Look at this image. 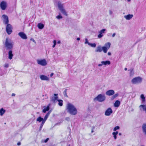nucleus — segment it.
Returning a JSON list of instances; mask_svg holds the SVG:
<instances>
[{
    "label": "nucleus",
    "instance_id": "nucleus-52",
    "mask_svg": "<svg viewBox=\"0 0 146 146\" xmlns=\"http://www.w3.org/2000/svg\"><path fill=\"white\" fill-rule=\"evenodd\" d=\"M61 43V42L60 40H58L57 42V43L58 44H60Z\"/></svg>",
    "mask_w": 146,
    "mask_h": 146
},
{
    "label": "nucleus",
    "instance_id": "nucleus-29",
    "mask_svg": "<svg viewBox=\"0 0 146 146\" xmlns=\"http://www.w3.org/2000/svg\"><path fill=\"white\" fill-rule=\"evenodd\" d=\"M49 106H47L45 107L43 110L42 112L43 113H45L46 111H48L49 110Z\"/></svg>",
    "mask_w": 146,
    "mask_h": 146
},
{
    "label": "nucleus",
    "instance_id": "nucleus-10",
    "mask_svg": "<svg viewBox=\"0 0 146 146\" xmlns=\"http://www.w3.org/2000/svg\"><path fill=\"white\" fill-rule=\"evenodd\" d=\"M101 64H99L98 65V66L100 67L102 66L103 65H110L111 64L110 61L109 60H106V61H102L101 62Z\"/></svg>",
    "mask_w": 146,
    "mask_h": 146
},
{
    "label": "nucleus",
    "instance_id": "nucleus-51",
    "mask_svg": "<svg viewBox=\"0 0 146 146\" xmlns=\"http://www.w3.org/2000/svg\"><path fill=\"white\" fill-rule=\"evenodd\" d=\"M15 96V94L14 93H13L12 94V96Z\"/></svg>",
    "mask_w": 146,
    "mask_h": 146
},
{
    "label": "nucleus",
    "instance_id": "nucleus-21",
    "mask_svg": "<svg viewBox=\"0 0 146 146\" xmlns=\"http://www.w3.org/2000/svg\"><path fill=\"white\" fill-rule=\"evenodd\" d=\"M120 102L119 100H116L114 104V106L115 107H118L120 105Z\"/></svg>",
    "mask_w": 146,
    "mask_h": 146
},
{
    "label": "nucleus",
    "instance_id": "nucleus-8",
    "mask_svg": "<svg viewBox=\"0 0 146 146\" xmlns=\"http://www.w3.org/2000/svg\"><path fill=\"white\" fill-rule=\"evenodd\" d=\"M0 7L2 10H5L7 7V3L6 2L3 1L0 3Z\"/></svg>",
    "mask_w": 146,
    "mask_h": 146
},
{
    "label": "nucleus",
    "instance_id": "nucleus-22",
    "mask_svg": "<svg viewBox=\"0 0 146 146\" xmlns=\"http://www.w3.org/2000/svg\"><path fill=\"white\" fill-rule=\"evenodd\" d=\"M102 47L101 46H99L97 48V49L95 51L96 52H101L102 51Z\"/></svg>",
    "mask_w": 146,
    "mask_h": 146
},
{
    "label": "nucleus",
    "instance_id": "nucleus-34",
    "mask_svg": "<svg viewBox=\"0 0 146 146\" xmlns=\"http://www.w3.org/2000/svg\"><path fill=\"white\" fill-rule=\"evenodd\" d=\"M89 45L91 46L92 47H95L96 46V44L95 43H89Z\"/></svg>",
    "mask_w": 146,
    "mask_h": 146
},
{
    "label": "nucleus",
    "instance_id": "nucleus-9",
    "mask_svg": "<svg viewBox=\"0 0 146 146\" xmlns=\"http://www.w3.org/2000/svg\"><path fill=\"white\" fill-rule=\"evenodd\" d=\"M3 19V23L5 25H7L9 22V19L8 16L5 15H3L2 16Z\"/></svg>",
    "mask_w": 146,
    "mask_h": 146
},
{
    "label": "nucleus",
    "instance_id": "nucleus-43",
    "mask_svg": "<svg viewBox=\"0 0 146 146\" xmlns=\"http://www.w3.org/2000/svg\"><path fill=\"white\" fill-rule=\"evenodd\" d=\"M95 126H93L92 127L91 133H93L94 132V130L95 129Z\"/></svg>",
    "mask_w": 146,
    "mask_h": 146
},
{
    "label": "nucleus",
    "instance_id": "nucleus-57",
    "mask_svg": "<svg viewBox=\"0 0 146 146\" xmlns=\"http://www.w3.org/2000/svg\"><path fill=\"white\" fill-rule=\"evenodd\" d=\"M119 135H121V133H119Z\"/></svg>",
    "mask_w": 146,
    "mask_h": 146
},
{
    "label": "nucleus",
    "instance_id": "nucleus-3",
    "mask_svg": "<svg viewBox=\"0 0 146 146\" xmlns=\"http://www.w3.org/2000/svg\"><path fill=\"white\" fill-rule=\"evenodd\" d=\"M106 99V97L104 94H100L94 98V101H97L100 102L104 101Z\"/></svg>",
    "mask_w": 146,
    "mask_h": 146
},
{
    "label": "nucleus",
    "instance_id": "nucleus-45",
    "mask_svg": "<svg viewBox=\"0 0 146 146\" xmlns=\"http://www.w3.org/2000/svg\"><path fill=\"white\" fill-rule=\"evenodd\" d=\"M48 140H49V138H47L45 140H44V142L45 143H46L48 141Z\"/></svg>",
    "mask_w": 146,
    "mask_h": 146
},
{
    "label": "nucleus",
    "instance_id": "nucleus-49",
    "mask_svg": "<svg viewBox=\"0 0 146 146\" xmlns=\"http://www.w3.org/2000/svg\"><path fill=\"white\" fill-rule=\"evenodd\" d=\"M116 34H115V33H113V35H112V36L113 37H114L115 35Z\"/></svg>",
    "mask_w": 146,
    "mask_h": 146
},
{
    "label": "nucleus",
    "instance_id": "nucleus-47",
    "mask_svg": "<svg viewBox=\"0 0 146 146\" xmlns=\"http://www.w3.org/2000/svg\"><path fill=\"white\" fill-rule=\"evenodd\" d=\"M112 135H113V137H114V139H117L116 135L114 134H112Z\"/></svg>",
    "mask_w": 146,
    "mask_h": 146
},
{
    "label": "nucleus",
    "instance_id": "nucleus-17",
    "mask_svg": "<svg viewBox=\"0 0 146 146\" xmlns=\"http://www.w3.org/2000/svg\"><path fill=\"white\" fill-rule=\"evenodd\" d=\"M12 52H13L12 50H9V51L8 52V58L10 60L12 59L13 56Z\"/></svg>",
    "mask_w": 146,
    "mask_h": 146
},
{
    "label": "nucleus",
    "instance_id": "nucleus-19",
    "mask_svg": "<svg viewBox=\"0 0 146 146\" xmlns=\"http://www.w3.org/2000/svg\"><path fill=\"white\" fill-rule=\"evenodd\" d=\"M50 113H51V111H49L46 114V115L45 116L44 118L43 119L44 121H43V122L45 123V121L47 120V118H48V117Z\"/></svg>",
    "mask_w": 146,
    "mask_h": 146
},
{
    "label": "nucleus",
    "instance_id": "nucleus-15",
    "mask_svg": "<svg viewBox=\"0 0 146 146\" xmlns=\"http://www.w3.org/2000/svg\"><path fill=\"white\" fill-rule=\"evenodd\" d=\"M58 94H54V96L53 97H52L51 98V101L53 103H55V101L56 100H57H57H58Z\"/></svg>",
    "mask_w": 146,
    "mask_h": 146
},
{
    "label": "nucleus",
    "instance_id": "nucleus-59",
    "mask_svg": "<svg viewBox=\"0 0 146 146\" xmlns=\"http://www.w3.org/2000/svg\"><path fill=\"white\" fill-rule=\"evenodd\" d=\"M128 2H130L131 1V0H127Z\"/></svg>",
    "mask_w": 146,
    "mask_h": 146
},
{
    "label": "nucleus",
    "instance_id": "nucleus-12",
    "mask_svg": "<svg viewBox=\"0 0 146 146\" xmlns=\"http://www.w3.org/2000/svg\"><path fill=\"white\" fill-rule=\"evenodd\" d=\"M18 35L22 39H26L27 38V37L26 35L23 32H19Z\"/></svg>",
    "mask_w": 146,
    "mask_h": 146
},
{
    "label": "nucleus",
    "instance_id": "nucleus-31",
    "mask_svg": "<svg viewBox=\"0 0 146 146\" xmlns=\"http://www.w3.org/2000/svg\"><path fill=\"white\" fill-rule=\"evenodd\" d=\"M145 105H141L139 106V108H140V110H142V108L143 109L144 111H145Z\"/></svg>",
    "mask_w": 146,
    "mask_h": 146
},
{
    "label": "nucleus",
    "instance_id": "nucleus-38",
    "mask_svg": "<svg viewBox=\"0 0 146 146\" xmlns=\"http://www.w3.org/2000/svg\"><path fill=\"white\" fill-rule=\"evenodd\" d=\"M9 64L8 63H5L4 65V67L6 68H7L9 67Z\"/></svg>",
    "mask_w": 146,
    "mask_h": 146
},
{
    "label": "nucleus",
    "instance_id": "nucleus-1",
    "mask_svg": "<svg viewBox=\"0 0 146 146\" xmlns=\"http://www.w3.org/2000/svg\"><path fill=\"white\" fill-rule=\"evenodd\" d=\"M66 109L67 111L70 114L76 115L77 113V110L76 108L72 104L68 103L66 106Z\"/></svg>",
    "mask_w": 146,
    "mask_h": 146
},
{
    "label": "nucleus",
    "instance_id": "nucleus-44",
    "mask_svg": "<svg viewBox=\"0 0 146 146\" xmlns=\"http://www.w3.org/2000/svg\"><path fill=\"white\" fill-rule=\"evenodd\" d=\"M118 131H116L115 132H113L112 133V134H114L116 135H117L118 134Z\"/></svg>",
    "mask_w": 146,
    "mask_h": 146
},
{
    "label": "nucleus",
    "instance_id": "nucleus-13",
    "mask_svg": "<svg viewBox=\"0 0 146 146\" xmlns=\"http://www.w3.org/2000/svg\"><path fill=\"white\" fill-rule=\"evenodd\" d=\"M115 93L114 91L112 90L107 91L106 92V94L108 96H111L113 95Z\"/></svg>",
    "mask_w": 146,
    "mask_h": 146
},
{
    "label": "nucleus",
    "instance_id": "nucleus-25",
    "mask_svg": "<svg viewBox=\"0 0 146 146\" xmlns=\"http://www.w3.org/2000/svg\"><path fill=\"white\" fill-rule=\"evenodd\" d=\"M43 121H44L43 118L41 116H39L36 119V121L39 122H40L41 121L42 122Z\"/></svg>",
    "mask_w": 146,
    "mask_h": 146
},
{
    "label": "nucleus",
    "instance_id": "nucleus-50",
    "mask_svg": "<svg viewBox=\"0 0 146 146\" xmlns=\"http://www.w3.org/2000/svg\"><path fill=\"white\" fill-rule=\"evenodd\" d=\"M21 144V142H18L17 143V145H20Z\"/></svg>",
    "mask_w": 146,
    "mask_h": 146
},
{
    "label": "nucleus",
    "instance_id": "nucleus-61",
    "mask_svg": "<svg viewBox=\"0 0 146 146\" xmlns=\"http://www.w3.org/2000/svg\"><path fill=\"white\" fill-rule=\"evenodd\" d=\"M141 146H144V145H141Z\"/></svg>",
    "mask_w": 146,
    "mask_h": 146
},
{
    "label": "nucleus",
    "instance_id": "nucleus-26",
    "mask_svg": "<svg viewBox=\"0 0 146 146\" xmlns=\"http://www.w3.org/2000/svg\"><path fill=\"white\" fill-rule=\"evenodd\" d=\"M57 101L58 102V105L60 106H62L63 105V101L62 100H58Z\"/></svg>",
    "mask_w": 146,
    "mask_h": 146
},
{
    "label": "nucleus",
    "instance_id": "nucleus-16",
    "mask_svg": "<svg viewBox=\"0 0 146 146\" xmlns=\"http://www.w3.org/2000/svg\"><path fill=\"white\" fill-rule=\"evenodd\" d=\"M40 78L42 80H49V78L48 77L44 75H40Z\"/></svg>",
    "mask_w": 146,
    "mask_h": 146
},
{
    "label": "nucleus",
    "instance_id": "nucleus-35",
    "mask_svg": "<svg viewBox=\"0 0 146 146\" xmlns=\"http://www.w3.org/2000/svg\"><path fill=\"white\" fill-rule=\"evenodd\" d=\"M120 127L118 126H117L115 127L113 129V130L114 131H116L117 130L119 129Z\"/></svg>",
    "mask_w": 146,
    "mask_h": 146
},
{
    "label": "nucleus",
    "instance_id": "nucleus-53",
    "mask_svg": "<svg viewBox=\"0 0 146 146\" xmlns=\"http://www.w3.org/2000/svg\"><path fill=\"white\" fill-rule=\"evenodd\" d=\"M53 74H54L53 73H51L50 74V76L52 77L53 76Z\"/></svg>",
    "mask_w": 146,
    "mask_h": 146
},
{
    "label": "nucleus",
    "instance_id": "nucleus-54",
    "mask_svg": "<svg viewBox=\"0 0 146 146\" xmlns=\"http://www.w3.org/2000/svg\"><path fill=\"white\" fill-rule=\"evenodd\" d=\"M80 39V38H77V40H79Z\"/></svg>",
    "mask_w": 146,
    "mask_h": 146
},
{
    "label": "nucleus",
    "instance_id": "nucleus-55",
    "mask_svg": "<svg viewBox=\"0 0 146 146\" xmlns=\"http://www.w3.org/2000/svg\"><path fill=\"white\" fill-rule=\"evenodd\" d=\"M112 13V12L111 11H110V14H111Z\"/></svg>",
    "mask_w": 146,
    "mask_h": 146
},
{
    "label": "nucleus",
    "instance_id": "nucleus-7",
    "mask_svg": "<svg viewBox=\"0 0 146 146\" xmlns=\"http://www.w3.org/2000/svg\"><path fill=\"white\" fill-rule=\"evenodd\" d=\"M37 63L39 65L42 66H46L47 64L46 60L44 59L37 60Z\"/></svg>",
    "mask_w": 146,
    "mask_h": 146
},
{
    "label": "nucleus",
    "instance_id": "nucleus-18",
    "mask_svg": "<svg viewBox=\"0 0 146 146\" xmlns=\"http://www.w3.org/2000/svg\"><path fill=\"white\" fill-rule=\"evenodd\" d=\"M133 17V15L132 14H128L127 15H125L124 17L127 20H129L131 19Z\"/></svg>",
    "mask_w": 146,
    "mask_h": 146
},
{
    "label": "nucleus",
    "instance_id": "nucleus-2",
    "mask_svg": "<svg viewBox=\"0 0 146 146\" xmlns=\"http://www.w3.org/2000/svg\"><path fill=\"white\" fill-rule=\"evenodd\" d=\"M4 46L6 50H10L13 48V44L9 38H7L4 43Z\"/></svg>",
    "mask_w": 146,
    "mask_h": 146
},
{
    "label": "nucleus",
    "instance_id": "nucleus-39",
    "mask_svg": "<svg viewBox=\"0 0 146 146\" xmlns=\"http://www.w3.org/2000/svg\"><path fill=\"white\" fill-rule=\"evenodd\" d=\"M53 43H54V44L52 46V47H53V48H54L55 47V46L56 45V40H54Z\"/></svg>",
    "mask_w": 146,
    "mask_h": 146
},
{
    "label": "nucleus",
    "instance_id": "nucleus-6",
    "mask_svg": "<svg viewBox=\"0 0 146 146\" xmlns=\"http://www.w3.org/2000/svg\"><path fill=\"white\" fill-rule=\"evenodd\" d=\"M12 27L11 25L7 24V25L6 29L7 33L8 35H10L12 32Z\"/></svg>",
    "mask_w": 146,
    "mask_h": 146
},
{
    "label": "nucleus",
    "instance_id": "nucleus-58",
    "mask_svg": "<svg viewBox=\"0 0 146 146\" xmlns=\"http://www.w3.org/2000/svg\"><path fill=\"white\" fill-rule=\"evenodd\" d=\"M132 72V71H131V72H130V75H131V73Z\"/></svg>",
    "mask_w": 146,
    "mask_h": 146
},
{
    "label": "nucleus",
    "instance_id": "nucleus-56",
    "mask_svg": "<svg viewBox=\"0 0 146 146\" xmlns=\"http://www.w3.org/2000/svg\"><path fill=\"white\" fill-rule=\"evenodd\" d=\"M124 70H125L126 71L127 70V68H125Z\"/></svg>",
    "mask_w": 146,
    "mask_h": 146
},
{
    "label": "nucleus",
    "instance_id": "nucleus-28",
    "mask_svg": "<svg viewBox=\"0 0 146 146\" xmlns=\"http://www.w3.org/2000/svg\"><path fill=\"white\" fill-rule=\"evenodd\" d=\"M111 43L110 42H108L105 44L104 47L109 49L110 47Z\"/></svg>",
    "mask_w": 146,
    "mask_h": 146
},
{
    "label": "nucleus",
    "instance_id": "nucleus-5",
    "mask_svg": "<svg viewBox=\"0 0 146 146\" xmlns=\"http://www.w3.org/2000/svg\"><path fill=\"white\" fill-rule=\"evenodd\" d=\"M141 82L142 78L139 77L135 78L131 80L132 83L135 84L141 83Z\"/></svg>",
    "mask_w": 146,
    "mask_h": 146
},
{
    "label": "nucleus",
    "instance_id": "nucleus-46",
    "mask_svg": "<svg viewBox=\"0 0 146 146\" xmlns=\"http://www.w3.org/2000/svg\"><path fill=\"white\" fill-rule=\"evenodd\" d=\"M30 40H31V41H32L33 42H35V43H36V41H35L34 40V39L33 38H31V39H30Z\"/></svg>",
    "mask_w": 146,
    "mask_h": 146
},
{
    "label": "nucleus",
    "instance_id": "nucleus-37",
    "mask_svg": "<svg viewBox=\"0 0 146 146\" xmlns=\"http://www.w3.org/2000/svg\"><path fill=\"white\" fill-rule=\"evenodd\" d=\"M66 91H67L66 89H65L64 91L63 92V94L65 96H66V97H68V96L67 95V94H66Z\"/></svg>",
    "mask_w": 146,
    "mask_h": 146
},
{
    "label": "nucleus",
    "instance_id": "nucleus-20",
    "mask_svg": "<svg viewBox=\"0 0 146 146\" xmlns=\"http://www.w3.org/2000/svg\"><path fill=\"white\" fill-rule=\"evenodd\" d=\"M143 131L146 135V123H143L142 126Z\"/></svg>",
    "mask_w": 146,
    "mask_h": 146
},
{
    "label": "nucleus",
    "instance_id": "nucleus-27",
    "mask_svg": "<svg viewBox=\"0 0 146 146\" xmlns=\"http://www.w3.org/2000/svg\"><path fill=\"white\" fill-rule=\"evenodd\" d=\"M5 110H4L3 108H1L0 110V115L1 116H2L5 112Z\"/></svg>",
    "mask_w": 146,
    "mask_h": 146
},
{
    "label": "nucleus",
    "instance_id": "nucleus-11",
    "mask_svg": "<svg viewBox=\"0 0 146 146\" xmlns=\"http://www.w3.org/2000/svg\"><path fill=\"white\" fill-rule=\"evenodd\" d=\"M113 112L111 109L110 108H108L105 111V115L106 116H109Z\"/></svg>",
    "mask_w": 146,
    "mask_h": 146
},
{
    "label": "nucleus",
    "instance_id": "nucleus-24",
    "mask_svg": "<svg viewBox=\"0 0 146 146\" xmlns=\"http://www.w3.org/2000/svg\"><path fill=\"white\" fill-rule=\"evenodd\" d=\"M7 72V70H5L4 71H2V70L0 68V75L2 76L4 74H6Z\"/></svg>",
    "mask_w": 146,
    "mask_h": 146
},
{
    "label": "nucleus",
    "instance_id": "nucleus-41",
    "mask_svg": "<svg viewBox=\"0 0 146 146\" xmlns=\"http://www.w3.org/2000/svg\"><path fill=\"white\" fill-rule=\"evenodd\" d=\"M85 44H88V45H89V44L90 43L88 42V39L87 38H85Z\"/></svg>",
    "mask_w": 146,
    "mask_h": 146
},
{
    "label": "nucleus",
    "instance_id": "nucleus-40",
    "mask_svg": "<svg viewBox=\"0 0 146 146\" xmlns=\"http://www.w3.org/2000/svg\"><path fill=\"white\" fill-rule=\"evenodd\" d=\"M56 18L58 19H60L62 18V17L61 15H59L57 16H56Z\"/></svg>",
    "mask_w": 146,
    "mask_h": 146
},
{
    "label": "nucleus",
    "instance_id": "nucleus-60",
    "mask_svg": "<svg viewBox=\"0 0 146 146\" xmlns=\"http://www.w3.org/2000/svg\"><path fill=\"white\" fill-rule=\"evenodd\" d=\"M117 146H121L120 145H117Z\"/></svg>",
    "mask_w": 146,
    "mask_h": 146
},
{
    "label": "nucleus",
    "instance_id": "nucleus-23",
    "mask_svg": "<svg viewBox=\"0 0 146 146\" xmlns=\"http://www.w3.org/2000/svg\"><path fill=\"white\" fill-rule=\"evenodd\" d=\"M37 27L39 29H42L44 27V25L42 23H39L38 24Z\"/></svg>",
    "mask_w": 146,
    "mask_h": 146
},
{
    "label": "nucleus",
    "instance_id": "nucleus-42",
    "mask_svg": "<svg viewBox=\"0 0 146 146\" xmlns=\"http://www.w3.org/2000/svg\"><path fill=\"white\" fill-rule=\"evenodd\" d=\"M65 119L66 120H67L68 121H69L70 120V118L68 117H66L65 118Z\"/></svg>",
    "mask_w": 146,
    "mask_h": 146
},
{
    "label": "nucleus",
    "instance_id": "nucleus-36",
    "mask_svg": "<svg viewBox=\"0 0 146 146\" xmlns=\"http://www.w3.org/2000/svg\"><path fill=\"white\" fill-rule=\"evenodd\" d=\"M44 123H45V122H42L41 123V124L40 125V130L42 129V127L44 124Z\"/></svg>",
    "mask_w": 146,
    "mask_h": 146
},
{
    "label": "nucleus",
    "instance_id": "nucleus-32",
    "mask_svg": "<svg viewBox=\"0 0 146 146\" xmlns=\"http://www.w3.org/2000/svg\"><path fill=\"white\" fill-rule=\"evenodd\" d=\"M119 96V94L118 93H117L114 95L113 96H112L111 98V100H113L114 99L116 98Z\"/></svg>",
    "mask_w": 146,
    "mask_h": 146
},
{
    "label": "nucleus",
    "instance_id": "nucleus-30",
    "mask_svg": "<svg viewBox=\"0 0 146 146\" xmlns=\"http://www.w3.org/2000/svg\"><path fill=\"white\" fill-rule=\"evenodd\" d=\"M141 98V101L142 102V103H143L144 102H145V98L143 94H142L140 96Z\"/></svg>",
    "mask_w": 146,
    "mask_h": 146
},
{
    "label": "nucleus",
    "instance_id": "nucleus-33",
    "mask_svg": "<svg viewBox=\"0 0 146 146\" xmlns=\"http://www.w3.org/2000/svg\"><path fill=\"white\" fill-rule=\"evenodd\" d=\"M102 50H103L104 52L105 53H107L108 50V49L107 48H106L104 46L102 47Z\"/></svg>",
    "mask_w": 146,
    "mask_h": 146
},
{
    "label": "nucleus",
    "instance_id": "nucleus-4",
    "mask_svg": "<svg viewBox=\"0 0 146 146\" xmlns=\"http://www.w3.org/2000/svg\"><path fill=\"white\" fill-rule=\"evenodd\" d=\"M58 6L61 12L64 15H67V13L63 8V4H62L60 2H58Z\"/></svg>",
    "mask_w": 146,
    "mask_h": 146
},
{
    "label": "nucleus",
    "instance_id": "nucleus-14",
    "mask_svg": "<svg viewBox=\"0 0 146 146\" xmlns=\"http://www.w3.org/2000/svg\"><path fill=\"white\" fill-rule=\"evenodd\" d=\"M106 30L105 29H103L98 32L99 35H98V38H101L103 36V34L105 33Z\"/></svg>",
    "mask_w": 146,
    "mask_h": 146
},
{
    "label": "nucleus",
    "instance_id": "nucleus-48",
    "mask_svg": "<svg viewBox=\"0 0 146 146\" xmlns=\"http://www.w3.org/2000/svg\"><path fill=\"white\" fill-rule=\"evenodd\" d=\"M108 54L109 56H110L111 54V53L110 52H108Z\"/></svg>",
    "mask_w": 146,
    "mask_h": 146
}]
</instances>
